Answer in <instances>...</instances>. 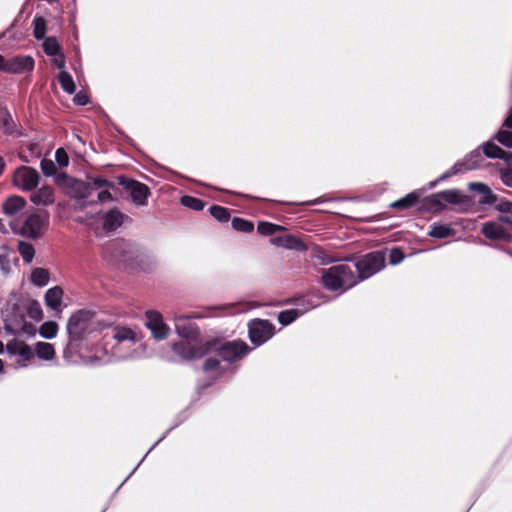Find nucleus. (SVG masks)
Returning a JSON list of instances; mask_svg holds the SVG:
<instances>
[{
    "label": "nucleus",
    "instance_id": "1",
    "mask_svg": "<svg viewBox=\"0 0 512 512\" xmlns=\"http://www.w3.org/2000/svg\"><path fill=\"white\" fill-rule=\"evenodd\" d=\"M103 257L112 262L124 263L132 269L150 271L154 262L138 245L125 240H115L103 248Z\"/></svg>",
    "mask_w": 512,
    "mask_h": 512
},
{
    "label": "nucleus",
    "instance_id": "2",
    "mask_svg": "<svg viewBox=\"0 0 512 512\" xmlns=\"http://www.w3.org/2000/svg\"><path fill=\"white\" fill-rule=\"evenodd\" d=\"M111 337L115 341L112 356L115 360L137 359L142 356V344L138 343L137 334L130 328L117 326L112 329Z\"/></svg>",
    "mask_w": 512,
    "mask_h": 512
},
{
    "label": "nucleus",
    "instance_id": "3",
    "mask_svg": "<svg viewBox=\"0 0 512 512\" xmlns=\"http://www.w3.org/2000/svg\"><path fill=\"white\" fill-rule=\"evenodd\" d=\"M321 283L326 290L343 293L358 284L353 267L338 264L321 269Z\"/></svg>",
    "mask_w": 512,
    "mask_h": 512
},
{
    "label": "nucleus",
    "instance_id": "4",
    "mask_svg": "<svg viewBox=\"0 0 512 512\" xmlns=\"http://www.w3.org/2000/svg\"><path fill=\"white\" fill-rule=\"evenodd\" d=\"M66 328L69 341L80 342L99 330L101 323L94 312L82 309L70 316Z\"/></svg>",
    "mask_w": 512,
    "mask_h": 512
},
{
    "label": "nucleus",
    "instance_id": "5",
    "mask_svg": "<svg viewBox=\"0 0 512 512\" xmlns=\"http://www.w3.org/2000/svg\"><path fill=\"white\" fill-rule=\"evenodd\" d=\"M26 311L27 309L25 308L24 301H7L4 309L2 310L6 331L12 334L28 332V328H31V325L26 322Z\"/></svg>",
    "mask_w": 512,
    "mask_h": 512
},
{
    "label": "nucleus",
    "instance_id": "6",
    "mask_svg": "<svg viewBox=\"0 0 512 512\" xmlns=\"http://www.w3.org/2000/svg\"><path fill=\"white\" fill-rule=\"evenodd\" d=\"M385 267V255L381 251L370 252L359 258L354 268L358 272L356 278L358 283L375 275Z\"/></svg>",
    "mask_w": 512,
    "mask_h": 512
},
{
    "label": "nucleus",
    "instance_id": "7",
    "mask_svg": "<svg viewBox=\"0 0 512 512\" xmlns=\"http://www.w3.org/2000/svg\"><path fill=\"white\" fill-rule=\"evenodd\" d=\"M427 203L430 209L442 210L445 206L444 203L458 206L469 205L470 198L456 189H449L431 195L427 198Z\"/></svg>",
    "mask_w": 512,
    "mask_h": 512
},
{
    "label": "nucleus",
    "instance_id": "8",
    "mask_svg": "<svg viewBox=\"0 0 512 512\" xmlns=\"http://www.w3.org/2000/svg\"><path fill=\"white\" fill-rule=\"evenodd\" d=\"M275 334V326L268 320L253 319L248 323V337L255 347L269 341Z\"/></svg>",
    "mask_w": 512,
    "mask_h": 512
},
{
    "label": "nucleus",
    "instance_id": "9",
    "mask_svg": "<svg viewBox=\"0 0 512 512\" xmlns=\"http://www.w3.org/2000/svg\"><path fill=\"white\" fill-rule=\"evenodd\" d=\"M253 348L243 340H232L221 344L217 353L221 359L228 363H234L246 357Z\"/></svg>",
    "mask_w": 512,
    "mask_h": 512
},
{
    "label": "nucleus",
    "instance_id": "10",
    "mask_svg": "<svg viewBox=\"0 0 512 512\" xmlns=\"http://www.w3.org/2000/svg\"><path fill=\"white\" fill-rule=\"evenodd\" d=\"M191 340H181L172 344L173 352L184 361L196 360L204 357L210 350L211 344H192Z\"/></svg>",
    "mask_w": 512,
    "mask_h": 512
},
{
    "label": "nucleus",
    "instance_id": "11",
    "mask_svg": "<svg viewBox=\"0 0 512 512\" xmlns=\"http://www.w3.org/2000/svg\"><path fill=\"white\" fill-rule=\"evenodd\" d=\"M48 215H40L33 213L27 216L23 222L19 233L27 238L37 239L39 238L48 225Z\"/></svg>",
    "mask_w": 512,
    "mask_h": 512
},
{
    "label": "nucleus",
    "instance_id": "12",
    "mask_svg": "<svg viewBox=\"0 0 512 512\" xmlns=\"http://www.w3.org/2000/svg\"><path fill=\"white\" fill-rule=\"evenodd\" d=\"M39 178L36 169L21 166L14 171L13 184L22 191H33L39 183Z\"/></svg>",
    "mask_w": 512,
    "mask_h": 512
},
{
    "label": "nucleus",
    "instance_id": "13",
    "mask_svg": "<svg viewBox=\"0 0 512 512\" xmlns=\"http://www.w3.org/2000/svg\"><path fill=\"white\" fill-rule=\"evenodd\" d=\"M237 312H239L237 304H226L220 306H209L202 309L201 311H192L182 315L193 321L195 319H204L220 315H230Z\"/></svg>",
    "mask_w": 512,
    "mask_h": 512
},
{
    "label": "nucleus",
    "instance_id": "14",
    "mask_svg": "<svg viewBox=\"0 0 512 512\" xmlns=\"http://www.w3.org/2000/svg\"><path fill=\"white\" fill-rule=\"evenodd\" d=\"M120 184L130 191V197L134 204L143 206L147 203L150 190L144 183L132 179L120 178Z\"/></svg>",
    "mask_w": 512,
    "mask_h": 512
},
{
    "label": "nucleus",
    "instance_id": "15",
    "mask_svg": "<svg viewBox=\"0 0 512 512\" xmlns=\"http://www.w3.org/2000/svg\"><path fill=\"white\" fill-rule=\"evenodd\" d=\"M145 325L156 340L165 339L170 332V328L164 323L162 315L156 311L146 312Z\"/></svg>",
    "mask_w": 512,
    "mask_h": 512
},
{
    "label": "nucleus",
    "instance_id": "16",
    "mask_svg": "<svg viewBox=\"0 0 512 512\" xmlns=\"http://www.w3.org/2000/svg\"><path fill=\"white\" fill-rule=\"evenodd\" d=\"M174 325L176 333L186 339V340H195L200 335L199 327L196 323L188 319V317L180 315H175Z\"/></svg>",
    "mask_w": 512,
    "mask_h": 512
},
{
    "label": "nucleus",
    "instance_id": "17",
    "mask_svg": "<svg viewBox=\"0 0 512 512\" xmlns=\"http://www.w3.org/2000/svg\"><path fill=\"white\" fill-rule=\"evenodd\" d=\"M35 61L30 55H16L7 58L5 72L11 74H22L34 69Z\"/></svg>",
    "mask_w": 512,
    "mask_h": 512
},
{
    "label": "nucleus",
    "instance_id": "18",
    "mask_svg": "<svg viewBox=\"0 0 512 512\" xmlns=\"http://www.w3.org/2000/svg\"><path fill=\"white\" fill-rule=\"evenodd\" d=\"M481 233L489 240L492 241H505L512 240V234L509 233L500 223L489 221L481 226Z\"/></svg>",
    "mask_w": 512,
    "mask_h": 512
},
{
    "label": "nucleus",
    "instance_id": "19",
    "mask_svg": "<svg viewBox=\"0 0 512 512\" xmlns=\"http://www.w3.org/2000/svg\"><path fill=\"white\" fill-rule=\"evenodd\" d=\"M7 352L20 358L17 361L20 367H26L25 362L30 361L35 356L34 350L28 344L18 341L9 342Z\"/></svg>",
    "mask_w": 512,
    "mask_h": 512
},
{
    "label": "nucleus",
    "instance_id": "20",
    "mask_svg": "<svg viewBox=\"0 0 512 512\" xmlns=\"http://www.w3.org/2000/svg\"><path fill=\"white\" fill-rule=\"evenodd\" d=\"M0 129L6 136L19 138L23 136L21 128L14 121L11 113L5 107L0 106Z\"/></svg>",
    "mask_w": 512,
    "mask_h": 512
},
{
    "label": "nucleus",
    "instance_id": "21",
    "mask_svg": "<svg viewBox=\"0 0 512 512\" xmlns=\"http://www.w3.org/2000/svg\"><path fill=\"white\" fill-rule=\"evenodd\" d=\"M125 220L131 221V219L123 214L117 208L110 209L103 215V229L106 232H113L117 230Z\"/></svg>",
    "mask_w": 512,
    "mask_h": 512
},
{
    "label": "nucleus",
    "instance_id": "22",
    "mask_svg": "<svg viewBox=\"0 0 512 512\" xmlns=\"http://www.w3.org/2000/svg\"><path fill=\"white\" fill-rule=\"evenodd\" d=\"M270 241L277 247H282L289 250H295L299 252L307 250L306 244L300 238L293 235L273 237Z\"/></svg>",
    "mask_w": 512,
    "mask_h": 512
},
{
    "label": "nucleus",
    "instance_id": "23",
    "mask_svg": "<svg viewBox=\"0 0 512 512\" xmlns=\"http://www.w3.org/2000/svg\"><path fill=\"white\" fill-rule=\"evenodd\" d=\"M468 188L471 191L478 192L479 194L482 195V197L479 200L480 204L492 205V204L496 203L498 200V196L496 194H494L493 191L491 190V188L484 183L470 182L468 184Z\"/></svg>",
    "mask_w": 512,
    "mask_h": 512
},
{
    "label": "nucleus",
    "instance_id": "24",
    "mask_svg": "<svg viewBox=\"0 0 512 512\" xmlns=\"http://www.w3.org/2000/svg\"><path fill=\"white\" fill-rule=\"evenodd\" d=\"M30 201L37 206H49L54 202V190L50 186H42L30 195Z\"/></svg>",
    "mask_w": 512,
    "mask_h": 512
},
{
    "label": "nucleus",
    "instance_id": "25",
    "mask_svg": "<svg viewBox=\"0 0 512 512\" xmlns=\"http://www.w3.org/2000/svg\"><path fill=\"white\" fill-rule=\"evenodd\" d=\"M92 194L90 183L82 180L71 179L69 183V195L78 200L87 199Z\"/></svg>",
    "mask_w": 512,
    "mask_h": 512
},
{
    "label": "nucleus",
    "instance_id": "26",
    "mask_svg": "<svg viewBox=\"0 0 512 512\" xmlns=\"http://www.w3.org/2000/svg\"><path fill=\"white\" fill-rule=\"evenodd\" d=\"M482 151L484 156L487 158L502 159L508 163L512 161V153L503 150L492 141H487L483 143Z\"/></svg>",
    "mask_w": 512,
    "mask_h": 512
},
{
    "label": "nucleus",
    "instance_id": "27",
    "mask_svg": "<svg viewBox=\"0 0 512 512\" xmlns=\"http://www.w3.org/2000/svg\"><path fill=\"white\" fill-rule=\"evenodd\" d=\"M26 205V201L23 197L13 195L8 197L2 205L3 212L7 216H14L21 211Z\"/></svg>",
    "mask_w": 512,
    "mask_h": 512
},
{
    "label": "nucleus",
    "instance_id": "28",
    "mask_svg": "<svg viewBox=\"0 0 512 512\" xmlns=\"http://www.w3.org/2000/svg\"><path fill=\"white\" fill-rule=\"evenodd\" d=\"M63 290L60 286H54L45 293V304L54 311H60L62 305Z\"/></svg>",
    "mask_w": 512,
    "mask_h": 512
},
{
    "label": "nucleus",
    "instance_id": "29",
    "mask_svg": "<svg viewBox=\"0 0 512 512\" xmlns=\"http://www.w3.org/2000/svg\"><path fill=\"white\" fill-rule=\"evenodd\" d=\"M315 307H316V305H310L309 307H307L305 309L294 308V309L283 310L278 314V321L281 325L287 326V325L291 324L292 322H294L297 318L302 316L305 312H307L310 309L315 308Z\"/></svg>",
    "mask_w": 512,
    "mask_h": 512
},
{
    "label": "nucleus",
    "instance_id": "30",
    "mask_svg": "<svg viewBox=\"0 0 512 512\" xmlns=\"http://www.w3.org/2000/svg\"><path fill=\"white\" fill-rule=\"evenodd\" d=\"M420 198L418 191H413L404 196L403 198L394 201L390 204V207L396 210H406L414 206Z\"/></svg>",
    "mask_w": 512,
    "mask_h": 512
},
{
    "label": "nucleus",
    "instance_id": "31",
    "mask_svg": "<svg viewBox=\"0 0 512 512\" xmlns=\"http://www.w3.org/2000/svg\"><path fill=\"white\" fill-rule=\"evenodd\" d=\"M454 233V229L448 224L433 223L430 226L428 235L433 238L444 239L453 236Z\"/></svg>",
    "mask_w": 512,
    "mask_h": 512
},
{
    "label": "nucleus",
    "instance_id": "32",
    "mask_svg": "<svg viewBox=\"0 0 512 512\" xmlns=\"http://www.w3.org/2000/svg\"><path fill=\"white\" fill-rule=\"evenodd\" d=\"M468 170H473V165L469 164L465 159H463L462 161L456 162L449 170L441 174L438 177V181H444L454 175Z\"/></svg>",
    "mask_w": 512,
    "mask_h": 512
},
{
    "label": "nucleus",
    "instance_id": "33",
    "mask_svg": "<svg viewBox=\"0 0 512 512\" xmlns=\"http://www.w3.org/2000/svg\"><path fill=\"white\" fill-rule=\"evenodd\" d=\"M34 352L40 359L45 361H50L55 357L53 345L47 342H37Z\"/></svg>",
    "mask_w": 512,
    "mask_h": 512
},
{
    "label": "nucleus",
    "instance_id": "34",
    "mask_svg": "<svg viewBox=\"0 0 512 512\" xmlns=\"http://www.w3.org/2000/svg\"><path fill=\"white\" fill-rule=\"evenodd\" d=\"M50 274L45 268L37 267L32 270L31 282L37 287H44L49 283Z\"/></svg>",
    "mask_w": 512,
    "mask_h": 512
},
{
    "label": "nucleus",
    "instance_id": "35",
    "mask_svg": "<svg viewBox=\"0 0 512 512\" xmlns=\"http://www.w3.org/2000/svg\"><path fill=\"white\" fill-rule=\"evenodd\" d=\"M58 81L63 91H65L67 94L75 93L76 86L74 80L66 70L60 71L58 75Z\"/></svg>",
    "mask_w": 512,
    "mask_h": 512
},
{
    "label": "nucleus",
    "instance_id": "36",
    "mask_svg": "<svg viewBox=\"0 0 512 512\" xmlns=\"http://www.w3.org/2000/svg\"><path fill=\"white\" fill-rule=\"evenodd\" d=\"M42 48L47 56H53L61 52V46L55 37H46L43 39Z\"/></svg>",
    "mask_w": 512,
    "mask_h": 512
},
{
    "label": "nucleus",
    "instance_id": "37",
    "mask_svg": "<svg viewBox=\"0 0 512 512\" xmlns=\"http://www.w3.org/2000/svg\"><path fill=\"white\" fill-rule=\"evenodd\" d=\"M18 252L26 263H31L35 255L34 246L26 241H19Z\"/></svg>",
    "mask_w": 512,
    "mask_h": 512
},
{
    "label": "nucleus",
    "instance_id": "38",
    "mask_svg": "<svg viewBox=\"0 0 512 512\" xmlns=\"http://www.w3.org/2000/svg\"><path fill=\"white\" fill-rule=\"evenodd\" d=\"M58 332V325L54 321L44 322L39 328V334L44 339H53Z\"/></svg>",
    "mask_w": 512,
    "mask_h": 512
},
{
    "label": "nucleus",
    "instance_id": "39",
    "mask_svg": "<svg viewBox=\"0 0 512 512\" xmlns=\"http://www.w3.org/2000/svg\"><path fill=\"white\" fill-rule=\"evenodd\" d=\"M12 270L10 252L8 249H4L2 252H0V272L2 276L9 277L12 273Z\"/></svg>",
    "mask_w": 512,
    "mask_h": 512
},
{
    "label": "nucleus",
    "instance_id": "40",
    "mask_svg": "<svg viewBox=\"0 0 512 512\" xmlns=\"http://www.w3.org/2000/svg\"><path fill=\"white\" fill-rule=\"evenodd\" d=\"M33 36L35 37V39L37 40H43L45 39V34H46V21L43 17L41 16H36L34 19H33Z\"/></svg>",
    "mask_w": 512,
    "mask_h": 512
},
{
    "label": "nucleus",
    "instance_id": "41",
    "mask_svg": "<svg viewBox=\"0 0 512 512\" xmlns=\"http://www.w3.org/2000/svg\"><path fill=\"white\" fill-rule=\"evenodd\" d=\"M209 212L211 216H213L220 223H227L230 219V212L225 207L219 205H212L209 208Z\"/></svg>",
    "mask_w": 512,
    "mask_h": 512
},
{
    "label": "nucleus",
    "instance_id": "42",
    "mask_svg": "<svg viewBox=\"0 0 512 512\" xmlns=\"http://www.w3.org/2000/svg\"><path fill=\"white\" fill-rule=\"evenodd\" d=\"M231 225L234 230L244 233H250L254 229V224L251 221L240 217H234Z\"/></svg>",
    "mask_w": 512,
    "mask_h": 512
},
{
    "label": "nucleus",
    "instance_id": "43",
    "mask_svg": "<svg viewBox=\"0 0 512 512\" xmlns=\"http://www.w3.org/2000/svg\"><path fill=\"white\" fill-rule=\"evenodd\" d=\"M181 204L194 211H201L205 206L201 199L188 195L181 197Z\"/></svg>",
    "mask_w": 512,
    "mask_h": 512
},
{
    "label": "nucleus",
    "instance_id": "44",
    "mask_svg": "<svg viewBox=\"0 0 512 512\" xmlns=\"http://www.w3.org/2000/svg\"><path fill=\"white\" fill-rule=\"evenodd\" d=\"M284 228L280 225L273 224L270 222L261 221L258 223L257 231L261 235H273L274 233L283 230Z\"/></svg>",
    "mask_w": 512,
    "mask_h": 512
},
{
    "label": "nucleus",
    "instance_id": "45",
    "mask_svg": "<svg viewBox=\"0 0 512 512\" xmlns=\"http://www.w3.org/2000/svg\"><path fill=\"white\" fill-rule=\"evenodd\" d=\"M25 308L27 309L26 315L33 320H40L42 318V309L38 302L32 301L29 303L25 302Z\"/></svg>",
    "mask_w": 512,
    "mask_h": 512
},
{
    "label": "nucleus",
    "instance_id": "46",
    "mask_svg": "<svg viewBox=\"0 0 512 512\" xmlns=\"http://www.w3.org/2000/svg\"><path fill=\"white\" fill-rule=\"evenodd\" d=\"M173 429V427H171L170 429H168L151 447L150 449L147 451V453L142 457V459L137 463V465L135 466V468L129 473V475L124 479V481L118 486V488L116 489V491H118L122 486L123 484L132 476V474L138 469V467L141 465V463L144 461V459L146 458V456L167 436V434Z\"/></svg>",
    "mask_w": 512,
    "mask_h": 512
},
{
    "label": "nucleus",
    "instance_id": "47",
    "mask_svg": "<svg viewBox=\"0 0 512 512\" xmlns=\"http://www.w3.org/2000/svg\"><path fill=\"white\" fill-rule=\"evenodd\" d=\"M483 151L480 150V148H476L473 151H471L469 154H467L464 159L469 163L473 165V169L477 168L479 164L483 161Z\"/></svg>",
    "mask_w": 512,
    "mask_h": 512
},
{
    "label": "nucleus",
    "instance_id": "48",
    "mask_svg": "<svg viewBox=\"0 0 512 512\" xmlns=\"http://www.w3.org/2000/svg\"><path fill=\"white\" fill-rule=\"evenodd\" d=\"M495 138L504 146L512 148V131L499 130Z\"/></svg>",
    "mask_w": 512,
    "mask_h": 512
},
{
    "label": "nucleus",
    "instance_id": "49",
    "mask_svg": "<svg viewBox=\"0 0 512 512\" xmlns=\"http://www.w3.org/2000/svg\"><path fill=\"white\" fill-rule=\"evenodd\" d=\"M40 167H41L43 174L47 177L53 176L57 171V168H56L54 162L50 159L41 160Z\"/></svg>",
    "mask_w": 512,
    "mask_h": 512
},
{
    "label": "nucleus",
    "instance_id": "50",
    "mask_svg": "<svg viewBox=\"0 0 512 512\" xmlns=\"http://www.w3.org/2000/svg\"><path fill=\"white\" fill-rule=\"evenodd\" d=\"M494 208L501 213L510 214L512 216V202L511 201H508L506 199H501V200L498 199L497 202L494 203Z\"/></svg>",
    "mask_w": 512,
    "mask_h": 512
},
{
    "label": "nucleus",
    "instance_id": "51",
    "mask_svg": "<svg viewBox=\"0 0 512 512\" xmlns=\"http://www.w3.org/2000/svg\"><path fill=\"white\" fill-rule=\"evenodd\" d=\"M404 259V254L399 248H393L389 253V262L391 265H397Z\"/></svg>",
    "mask_w": 512,
    "mask_h": 512
},
{
    "label": "nucleus",
    "instance_id": "52",
    "mask_svg": "<svg viewBox=\"0 0 512 512\" xmlns=\"http://www.w3.org/2000/svg\"><path fill=\"white\" fill-rule=\"evenodd\" d=\"M56 162L61 166L65 167L69 163V158L66 151L63 148H58L55 152Z\"/></svg>",
    "mask_w": 512,
    "mask_h": 512
},
{
    "label": "nucleus",
    "instance_id": "53",
    "mask_svg": "<svg viewBox=\"0 0 512 512\" xmlns=\"http://www.w3.org/2000/svg\"><path fill=\"white\" fill-rule=\"evenodd\" d=\"M89 183H90L92 189L93 188L99 189V188L113 187V184L111 182H109L108 180L101 178V177L92 178Z\"/></svg>",
    "mask_w": 512,
    "mask_h": 512
},
{
    "label": "nucleus",
    "instance_id": "54",
    "mask_svg": "<svg viewBox=\"0 0 512 512\" xmlns=\"http://www.w3.org/2000/svg\"><path fill=\"white\" fill-rule=\"evenodd\" d=\"M219 365L220 361L217 358L209 357L205 360L203 364V369L204 371L208 372L217 369Z\"/></svg>",
    "mask_w": 512,
    "mask_h": 512
},
{
    "label": "nucleus",
    "instance_id": "55",
    "mask_svg": "<svg viewBox=\"0 0 512 512\" xmlns=\"http://www.w3.org/2000/svg\"><path fill=\"white\" fill-rule=\"evenodd\" d=\"M500 177L504 185L512 188V169L501 170Z\"/></svg>",
    "mask_w": 512,
    "mask_h": 512
},
{
    "label": "nucleus",
    "instance_id": "56",
    "mask_svg": "<svg viewBox=\"0 0 512 512\" xmlns=\"http://www.w3.org/2000/svg\"><path fill=\"white\" fill-rule=\"evenodd\" d=\"M51 57L53 58L52 61H53L54 65L58 69H60L61 71L65 70V63L66 62H65V56H64V54L62 52H59L56 55H53Z\"/></svg>",
    "mask_w": 512,
    "mask_h": 512
},
{
    "label": "nucleus",
    "instance_id": "57",
    "mask_svg": "<svg viewBox=\"0 0 512 512\" xmlns=\"http://www.w3.org/2000/svg\"><path fill=\"white\" fill-rule=\"evenodd\" d=\"M314 257L318 260L319 264L325 265L332 262V259L328 257L324 251L316 249L314 251Z\"/></svg>",
    "mask_w": 512,
    "mask_h": 512
},
{
    "label": "nucleus",
    "instance_id": "58",
    "mask_svg": "<svg viewBox=\"0 0 512 512\" xmlns=\"http://www.w3.org/2000/svg\"><path fill=\"white\" fill-rule=\"evenodd\" d=\"M74 102L77 105L84 106L89 102V97L86 93L80 91L74 96Z\"/></svg>",
    "mask_w": 512,
    "mask_h": 512
},
{
    "label": "nucleus",
    "instance_id": "59",
    "mask_svg": "<svg viewBox=\"0 0 512 512\" xmlns=\"http://www.w3.org/2000/svg\"><path fill=\"white\" fill-rule=\"evenodd\" d=\"M98 202L103 203L112 199V195L108 190H103L98 193Z\"/></svg>",
    "mask_w": 512,
    "mask_h": 512
},
{
    "label": "nucleus",
    "instance_id": "60",
    "mask_svg": "<svg viewBox=\"0 0 512 512\" xmlns=\"http://www.w3.org/2000/svg\"><path fill=\"white\" fill-rule=\"evenodd\" d=\"M498 220H499L500 224L503 223V224H507V225L512 227V219L510 217L504 216V215H500L498 217Z\"/></svg>",
    "mask_w": 512,
    "mask_h": 512
},
{
    "label": "nucleus",
    "instance_id": "61",
    "mask_svg": "<svg viewBox=\"0 0 512 512\" xmlns=\"http://www.w3.org/2000/svg\"><path fill=\"white\" fill-rule=\"evenodd\" d=\"M7 63V58L0 54V71L5 72V65Z\"/></svg>",
    "mask_w": 512,
    "mask_h": 512
},
{
    "label": "nucleus",
    "instance_id": "62",
    "mask_svg": "<svg viewBox=\"0 0 512 512\" xmlns=\"http://www.w3.org/2000/svg\"><path fill=\"white\" fill-rule=\"evenodd\" d=\"M505 126L512 129V113L507 117L504 123Z\"/></svg>",
    "mask_w": 512,
    "mask_h": 512
},
{
    "label": "nucleus",
    "instance_id": "63",
    "mask_svg": "<svg viewBox=\"0 0 512 512\" xmlns=\"http://www.w3.org/2000/svg\"><path fill=\"white\" fill-rule=\"evenodd\" d=\"M438 182H439L438 179L435 180V181L430 182L429 183V188H434L437 185Z\"/></svg>",
    "mask_w": 512,
    "mask_h": 512
},
{
    "label": "nucleus",
    "instance_id": "64",
    "mask_svg": "<svg viewBox=\"0 0 512 512\" xmlns=\"http://www.w3.org/2000/svg\"><path fill=\"white\" fill-rule=\"evenodd\" d=\"M3 368H4V363H3V361L0 359V373L3 371Z\"/></svg>",
    "mask_w": 512,
    "mask_h": 512
}]
</instances>
